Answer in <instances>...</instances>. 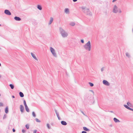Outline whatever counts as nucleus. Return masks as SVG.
I'll use <instances>...</instances> for the list:
<instances>
[{
  "label": "nucleus",
  "mask_w": 133,
  "mask_h": 133,
  "mask_svg": "<svg viewBox=\"0 0 133 133\" xmlns=\"http://www.w3.org/2000/svg\"><path fill=\"white\" fill-rule=\"evenodd\" d=\"M20 96L21 97H23L24 96L23 94L21 92H20L19 93Z\"/></svg>",
  "instance_id": "dca6fc26"
},
{
  "label": "nucleus",
  "mask_w": 133,
  "mask_h": 133,
  "mask_svg": "<svg viewBox=\"0 0 133 133\" xmlns=\"http://www.w3.org/2000/svg\"><path fill=\"white\" fill-rule=\"evenodd\" d=\"M59 31L62 36L63 37H66L68 36V34L61 27L59 28Z\"/></svg>",
  "instance_id": "7ed1b4c3"
},
{
  "label": "nucleus",
  "mask_w": 133,
  "mask_h": 133,
  "mask_svg": "<svg viewBox=\"0 0 133 133\" xmlns=\"http://www.w3.org/2000/svg\"><path fill=\"white\" fill-rule=\"evenodd\" d=\"M37 130H35L34 131L33 133H36Z\"/></svg>",
  "instance_id": "e433bc0d"
},
{
  "label": "nucleus",
  "mask_w": 133,
  "mask_h": 133,
  "mask_svg": "<svg viewBox=\"0 0 133 133\" xmlns=\"http://www.w3.org/2000/svg\"><path fill=\"white\" fill-rule=\"evenodd\" d=\"M50 51L53 55L55 57H56L57 56V55L55 52L54 49L52 47H50Z\"/></svg>",
  "instance_id": "423d86ee"
},
{
  "label": "nucleus",
  "mask_w": 133,
  "mask_h": 133,
  "mask_svg": "<svg viewBox=\"0 0 133 133\" xmlns=\"http://www.w3.org/2000/svg\"><path fill=\"white\" fill-rule=\"evenodd\" d=\"M12 98H14L15 97V96L14 95H12Z\"/></svg>",
  "instance_id": "37998d69"
},
{
  "label": "nucleus",
  "mask_w": 133,
  "mask_h": 133,
  "mask_svg": "<svg viewBox=\"0 0 133 133\" xmlns=\"http://www.w3.org/2000/svg\"><path fill=\"white\" fill-rule=\"evenodd\" d=\"M1 66V63H0V66Z\"/></svg>",
  "instance_id": "49530a36"
},
{
  "label": "nucleus",
  "mask_w": 133,
  "mask_h": 133,
  "mask_svg": "<svg viewBox=\"0 0 133 133\" xmlns=\"http://www.w3.org/2000/svg\"><path fill=\"white\" fill-rule=\"evenodd\" d=\"M81 112L84 115H85L84 113L83 112V111H81Z\"/></svg>",
  "instance_id": "79ce46f5"
},
{
  "label": "nucleus",
  "mask_w": 133,
  "mask_h": 133,
  "mask_svg": "<svg viewBox=\"0 0 133 133\" xmlns=\"http://www.w3.org/2000/svg\"><path fill=\"white\" fill-rule=\"evenodd\" d=\"M75 24V23L74 22H72L69 24L70 25L72 26H74Z\"/></svg>",
  "instance_id": "412c9836"
},
{
  "label": "nucleus",
  "mask_w": 133,
  "mask_h": 133,
  "mask_svg": "<svg viewBox=\"0 0 133 133\" xmlns=\"http://www.w3.org/2000/svg\"><path fill=\"white\" fill-rule=\"evenodd\" d=\"M114 120L116 123L119 122H120L116 118H114Z\"/></svg>",
  "instance_id": "f3484780"
},
{
  "label": "nucleus",
  "mask_w": 133,
  "mask_h": 133,
  "mask_svg": "<svg viewBox=\"0 0 133 133\" xmlns=\"http://www.w3.org/2000/svg\"><path fill=\"white\" fill-rule=\"evenodd\" d=\"M25 127L27 129H29V125L28 124H26L25 125Z\"/></svg>",
  "instance_id": "bb28decb"
},
{
  "label": "nucleus",
  "mask_w": 133,
  "mask_h": 133,
  "mask_svg": "<svg viewBox=\"0 0 133 133\" xmlns=\"http://www.w3.org/2000/svg\"><path fill=\"white\" fill-rule=\"evenodd\" d=\"M35 120L37 122H41L37 118H36L35 119Z\"/></svg>",
  "instance_id": "c756f323"
},
{
  "label": "nucleus",
  "mask_w": 133,
  "mask_h": 133,
  "mask_svg": "<svg viewBox=\"0 0 133 133\" xmlns=\"http://www.w3.org/2000/svg\"><path fill=\"white\" fill-rule=\"evenodd\" d=\"M14 19L17 21H19L21 20V18L17 16H15L14 17Z\"/></svg>",
  "instance_id": "9b49d317"
},
{
  "label": "nucleus",
  "mask_w": 133,
  "mask_h": 133,
  "mask_svg": "<svg viewBox=\"0 0 133 133\" xmlns=\"http://www.w3.org/2000/svg\"><path fill=\"white\" fill-rule=\"evenodd\" d=\"M105 69V67H102L101 68V70L102 72H103Z\"/></svg>",
  "instance_id": "c85d7f7f"
},
{
  "label": "nucleus",
  "mask_w": 133,
  "mask_h": 133,
  "mask_svg": "<svg viewBox=\"0 0 133 133\" xmlns=\"http://www.w3.org/2000/svg\"><path fill=\"white\" fill-rule=\"evenodd\" d=\"M103 84L105 85L109 86L110 85V83L106 80H103Z\"/></svg>",
  "instance_id": "6e6552de"
},
{
  "label": "nucleus",
  "mask_w": 133,
  "mask_h": 133,
  "mask_svg": "<svg viewBox=\"0 0 133 133\" xmlns=\"http://www.w3.org/2000/svg\"><path fill=\"white\" fill-rule=\"evenodd\" d=\"M110 112H112V113H113V111H110Z\"/></svg>",
  "instance_id": "a18cd8bd"
},
{
  "label": "nucleus",
  "mask_w": 133,
  "mask_h": 133,
  "mask_svg": "<svg viewBox=\"0 0 133 133\" xmlns=\"http://www.w3.org/2000/svg\"><path fill=\"white\" fill-rule=\"evenodd\" d=\"M72 1L74 2H75L77 1V0H72Z\"/></svg>",
  "instance_id": "58836bf2"
},
{
  "label": "nucleus",
  "mask_w": 133,
  "mask_h": 133,
  "mask_svg": "<svg viewBox=\"0 0 133 133\" xmlns=\"http://www.w3.org/2000/svg\"><path fill=\"white\" fill-rule=\"evenodd\" d=\"M3 104L1 102L0 103V107H3Z\"/></svg>",
  "instance_id": "2f4dec72"
},
{
  "label": "nucleus",
  "mask_w": 133,
  "mask_h": 133,
  "mask_svg": "<svg viewBox=\"0 0 133 133\" xmlns=\"http://www.w3.org/2000/svg\"><path fill=\"white\" fill-rule=\"evenodd\" d=\"M9 86L11 89H13L14 88V85L13 84H9Z\"/></svg>",
  "instance_id": "4be33fe9"
},
{
  "label": "nucleus",
  "mask_w": 133,
  "mask_h": 133,
  "mask_svg": "<svg viewBox=\"0 0 133 133\" xmlns=\"http://www.w3.org/2000/svg\"><path fill=\"white\" fill-rule=\"evenodd\" d=\"M69 10L68 8H65V12L66 14H68L69 13Z\"/></svg>",
  "instance_id": "aec40b11"
},
{
  "label": "nucleus",
  "mask_w": 133,
  "mask_h": 133,
  "mask_svg": "<svg viewBox=\"0 0 133 133\" xmlns=\"http://www.w3.org/2000/svg\"><path fill=\"white\" fill-rule=\"evenodd\" d=\"M31 55L32 57L35 60H37V58L36 56H35V55L32 52L31 53Z\"/></svg>",
  "instance_id": "ddd939ff"
},
{
  "label": "nucleus",
  "mask_w": 133,
  "mask_h": 133,
  "mask_svg": "<svg viewBox=\"0 0 133 133\" xmlns=\"http://www.w3.org/2000/svg\"><path fill=\"white\" fill-rule=\"evenodd\" d=\"M61 123L62 125H66L67 124L66 122L65 121H62L61 122Z\"/></svg>",
  "instance_id": "f8f14e48"
},
{
  "label": "nucleus",
  "mask_w": 133,
  "mask_h": 133,
  "mask_svg": "<svg viewBox=\"0 0 133 133\" xmlns=\"http://www.w3.org/2000/svg\"><path fill=\"white\" fill-rule=\"evenodd\" d=\"M83 47L85 49L90 51L91 50V45L90 41H89L87 43L84 45Z\"/></svg>",
  "instance_id": "20e7f679"
},
{
  "label": "nucleus",
  "mask_w": 133,
  "mask_h": 133,
  "mask_svg": "<svg viewBox=\"0 0 133 133\" xmlns=\"http://www.w3.org/2000/svg\"><path fill=\"white\" fill-rule=\"evenodd\" d=\"M24 106L25 107H26L28 106L27 105V104H24Z\"/></svg>",
  "instance_id": "a19ab883"
},
{
  "label": "nucleus",
  "mask_w": 133,
  "mask_h": 133,
  "mask_svg": "<svg viewBox=\"0 0 133 133\" xmlns=\"http://www.w3.org/2000/svg\"><path fill=\"white\" fill-rule=\"evenodd\" d=\"M90 91H91V92H92L93 93H94V92L92 90H90Z\"/></svg>",
  "instance_id": "c03bdc74"
},
{
  "label": "nucleus",
  "mask_w": 133,
  "mask_h": 133,
  "mask_svg": "<svg viewBox=\"0 0 133 133\" xmlns=\"http://www.w3.org/2000/svg\"><path fill=\"white\" fill-rule=\"evenodd\" d=\"M25 109L26 111L28 112H29L30 111L28 107V106L26 107H25Z\"/></svg>",
  "instance_id": "5701e85b"
},
{
  "label": "nucleus",
  "mask_w": 133,
  "mask_h": 133,
  "mask_svg": "<svg viewBox=\"0 0 133 133\" xmlns=\"http://www.w3.org/2000/svg\"><path fill=\"white\" fill-rule=\"evenodd\" d=\"M4 13L5 14L9 16L11 15V14L10 11L7 9H5V10L4 11Z\"/></svg>",
  "instance_id": "0eeeda50"
},
{
  "label": "nucleus",
  "mask_w": 133,
  "mask_h": 133,
  "mask_svg": "<svg viewBox=\"0 0 133 133\" xmlns=\"http://www.w3.org/2000/svg\"><path fill=\"white\" fill-rule=\"evenodd\" d=\"M83 11L87 15H88L90 16H92V13L90 11L89 9L86 8L85 6H82L81 7Z\"/></svg>",
  "instance_id": "f03ea898"
},
{
  "label": "nucleus",
  "mask_w": 133,
  "mask_h": 133,
  "mask_svg": "<svg viewBox=\"0 0 133 133\" xmlns=\"http://www.w3.org/2000/svg\"><path fill=\"white\" fill-rule=\"evenodd\" d=\"M82 133H87V132L86 131H82Z\"/></svg>",
  "instance_id": "4c0bfd02"
},
{
  "label": "nucleus",
  "mask_w": 133,
  "mask_h": 133,
  "mask_svg": "<svg viewBox=\"0 0 133 133\" xmlns=\"http://www.w3.org/2000/svg\"><path fill=\"white\" fill-rule=\"evenodd\" d=\"M5 112L6 114H8L9 112L8 108L7 106L5 109Z\"/></svg>",
  "instance_id": "2eb2a0df"
},
{
  "label": "nucleus",
  "mask_w": 133,
  "mask_h": 133,
  "mask_svg": "<svg viewBox=\"0 0 133 133\" xmlns=\"http://www.w3.org/2000/svg\"><path fill=\"white\" fill-rule=\"evenodd\" d=\"M88 83L89 84L90 86L91 87H92L94 85V84L91 82H89Z\"/></svg>",
  "instance_id": "393cba45"
},
{
  "label": "nucleus",
  "mask_w": 133,
  "mask_h": 133,
  "mask_svg": "<svg viewBox=\"0 0 133 133\" xmlns=\"http://www.w3.org/2000/svg\"><path fill=\"white\" fill-rule=\"evenodd\" d=\"M37 7V8L39 10H42V7L40 5H38Z\"/></svg>",
  "instance_id": "6ab92c4d"
},
{
  "label": "nucleus",
  "mask_w": 133,
  "mask_h": 133,
  "mask_svg": "<svg viewBox=\"0 0 133 133\" xmlns=\"http://www.w3.org/2000/svg\"><path fill=\"white\" fill-rule=\"evenodd\" d=\"M55 112H56V115L57 116V117H58V119L59 120H60L61 119V118H60V117H59V115L58 113L57 112V110H55Z\"/></svg>",
  "instance_id": "9d476101"
},
{
  "label": "nucleus",
  "mask_w": 133,
  "mask_h": 133,
  "mask_svg": "<svg viewBox=\"0 0 133 133\" xmlns=\"http://www.w3.org/2000/svg\"><path fill=\"white\" fill-rule=\"evenodd\" d=\"M1 26V24H0V26Z\"/></svg>",
  "instance_id": "de8ad7c7"
},
{
  "label": "nucleus",
  "mask_w": 133,
  "mask_h": 133,
  "mask_svg": "<svg viewBox=\"0 0 133 133\" xmlns=\"http://www.w3.org/2000/svg\"><path fill=\"white\" fill-rule=\"evenodd\" d=\"M81 42L82 43H84V41L83 39H81Z\"/></svg>",
  "instance_id": "72a5a7b5"
},
{
  "label": "nucleus",
  "mask_w": 133,
  "mask_h": 133,
  "mask_svg": "<svg viewBox=\"0 0 133 133\" xmlns=\"http://www.w3.org/2000/svg\"><path fill=\"white\" fill-rule=\"evenodd\" d=\"M25 130L24 129H22V131L23 133H24L25 132Z\"/></svg>",
  "instance_id": "473e14b6"
},
{
  "label": "nucleus",
  "mask_w": 133,
  "mask_h": 133,
  "mask_svg": "<svg viewBox=\"0 0 133 133\" xmlns=\"http://www.w3.org/2000/svg\"><path fill=\"white\" fill-rule=\"evenodd\" d=\"M127 105L125 104L124 105V106L127 109L133 111V109L129 107H132V104L129 102H128L127 103Z\"/></svg>",
  "instance_id": "39448f33"
},
{
  "label": "nucleus",
  "mask_w": 133,
  "mask_h": 133,
  "mask_svg": "<svg viewBox=\"0 0 133 133\" xmlns=\"http://www.w3.org/2000/svg\"><path fill=\"white\" fill-rule=\"evenodd\" d=\"M47 127L48 129H50L51 128L49 124L47 123L46 124Z\"/></svg>",
  "instance_id": "cd10ccee"
},
{
  "label": "nucleus",
  "mask_w": 133,
  "mask_h": 133,
  "mask_svg": "<svg viewBox=\"0 0 133 133\" xmlns=\"http://www.w3.org/2000/svg\"><path fill=\"white\" fill-rule=\"evenodd\" d=\"M112 12L115 14L117 13H121L122 12V11L120 8H119L118 6L116 5H114L113 6L112 8Z\"/></svg>",
  "instance_id": "f257e3e1"
},
{
  "label": "nucleus",
  "mask_w": 133,
  "mask_h": 133,
  "mask_svg": "<svg viewBox=\"0 0 133 133\" xmlns=\"http://www.w3.org/2000/svg\"><path fill=\"white\" fill-rule=\"evenodd\" d=\"M12 131L13 132H15V129L14 128H13L12 129Z\"/></svg>",
  "instance_id": "f704fd0d"
},
{
  "label": "nucleus",
  "mask_w": 133,
  "mask_h": 133,
  "mask_svg": "<svg viewBox=\"0 0 133 133\" xmlns=\"http://www.w3.org/2000/svg\"><path fill=\"white\" fill-rule=\"evenodd\" d=\"M117 0H113L112 2H114Z\"/></svg>",
  "instance_id": "ea45409f"
},
{
  "label": "nucleus",
  "mask_w": 133,
  "mask_h": 133,
  "mask_svg": "<svg viewBox=\"0 0 133 133\" xmlns=\"http://www.w3.org/2000/svg\"><path fill=\"white\" fill-rule=\"evenodd\" d=\"M32 115L33 117H36V115L34 111H33L32 113Z\"/></svg>",
  "instance_id": "a878e982"
},
{
  "label": "nucleus",
  "mask_w": 133,
  "mask_h": 133,
  "mask_svg": "<svg viewBox=\"0 0 133 133\" xmlns=\"http://www.w3.org/2000/svg\"><path fill=\"white\" fill-rule=\"evenodd\" d=\"M83 130H84V131H88L90 130L88 128H87L85 127H83Z\"/></svg>",
  "instance_id": "4468645a"
},
{
  "label": "nucleus",
  "mask_w": 133,
  "mask_h": 133,
  "mask_svg": "<svg viewBox=\"0 0 133 133\" xmlns=\"http://www.w3.org/2000/svg\"><path fill=\"white\" fill-rule=\"evenodd\" d=\"M125 55H126V56L127 57H128V58H129L130 57V55L129 54V53H128V52L126 53Z\"/></svg>",
  "instance_id": "b1692460"
},
{
  "label": "nucleus",
  "mask_w": 133,
  "mask_h": 133,
  "mask_svg": "<svg viewBox=\"0 0 133 133\" xmlns=\"http://www.w3.org/2000/svg\"><path fill=\"white\" fill-rule=\"evenodd\" d=\"M53 20V18L52 17L50 18V20L49 23V24L50 25L51 24Z\"/></svg>",
  "instance_id": "a211bd4d"
},
{
  "label": "nucleus",
  "mask_w": 133,
  "mask_h": 133,
  "mask_svg": "<svg viewBox=\"0 0 133 133\" xmlns=\"http://www.w3.org/2000/svg\"><path fill=\"white\" fill-rule=\"evenodd\" d=\"M20 110L21 112H24V107L22 105H20Z\"/></svg>",
  "instance_id": "1a4fd4ad"
},
{
  "label": "nucleus",
  "mask_w": 133,
  "mask_h": 133,
  "mask_svg": "<svg viewBox=\"0 0 133 133\" xmlns=\"http://www.w3.org/2000/svg\"><path fill=\"white\" fill-rule=\"evenodd\" d=\"M23 103L24 104H26V101L25 100H23Z\"/></svg>",
  "instance_id": "c9c22d12"
},
{
  "label": "nucleus",
  "mask_w": 133,
  "mask_h": 133,
  "mask_svg": "<svg viewBox=\"0 0 133 133\" xmlns=\"http://www.w3.org/2000/svg\"><path fill=\"white\" fill-rule=\"evenodd\" d=\"M6 117V114H4L3 116V119H5Z\"/></svg>",
  "instance_id": "7c9ffc66"
}]
</instances>
